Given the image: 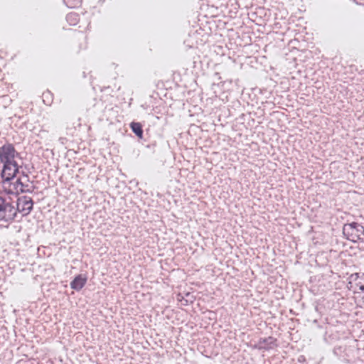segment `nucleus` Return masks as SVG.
Masks as SVG:
<instances>
[{
	"instance_id": "f257e3e1",
	"label": "nucleus",
	"mask_w": 364,
	"mask_h": 364,
	"mask_svg": "<svg viewBox=\"0 0 364 364\" xmlns=\"http://www.w3.org/2000/svg\"><path fill=\"white\" fill-rule=\"evenodd\" d=\"M346 238L353 242H364V226L357 222L346 223L343 227Z\"/></svg>"
},
{
	"instance_id": "f03ea898",
	"label": "nucleus",
	"mask_w": 364,
	"mask_h": 364,
	"mask_svg": "<svg viewBox=\"0 0 364 364\" xmlns=\"http://www.w3.org/2000/svg\"><path fill=\"white\" fill-rule=\"evenodd\" d=\"M14 208L15 210V217L17 213H21L22 215L25 216L28 215L33 210V201L31 197L23 196L18 197L16 201L13 202Z\"/></svg>"
},
{
	"instance_id": "7ed1b4c3",
	"label": "nucleus",
	"mask_w": 364,
	"mask_h": 364,
	"mask_svg": "<svg viewBox=\"0 0 364 364\" xmlns=\"http://www.w3.org/2000/svg\"><path fill=\"white\" fill-rule=\"evenodd\" d=\"M15 218L14 204L0 196V220L9 222Z\"/></svg>"
},
{
	"instance_id": "20e7f679",
	"label": "nucleus",
	"mask_w": 364,
	"mask_h": 364,
	"mask_svg": "<svg viewBox=\"0 0 364 364\" xmlns=\"http://www.w3.org/2000/svg\"><path fill=\"white\" fill-rule=\"evenodd\" d=\"M18 156V153L11 144H6L0 147V161L1 163L16 161L14 159Z\"/></svg>"
},
{
	"instance_id": "39448f33",
	"label": "nucleus",
	"mask_w": 364,
	"mask_h": 364,
	"mask_svg": "<svg viewBox=\"0 0 364 364\" xmlns=\"http://www.w3.org/2000/svg\"><path fill=\"white\" fill-rule=\"evenodd\" d=\"M3 169L1 171V177L4 181H13L17 173H19L20 166L16 161L8 163H2Z\"/></svg>"
},
{
	"instance_id": "423d86ee",
	"label": "nucleus",
	"mask_w": 364,
	"mask_h": 364,
	"mask_svg": "<svg viewBox=\"0 0 364 364\" xmlns=\"http://www.w3.org/2000/svg\"><path fill=\"white\" fill-rule=\"evenodd\" d=\"M23 176L19 177L15 181H3V187L8 193L18 195L22 191Z\"/></svg>"
},
{
	"instance_id": "0eeeda50",
	"label": "nucleus",
	"mask_w": 364,
	"mask_h": 364,
	"mask_svg": "<svg viewBox=\"0 0 364 364\" xmlns=\"http://www.w3.org/2000/svg\"><path fill=\"white\" fill-rule=\"evenodd\" d=\"M353 351V348L347 347L346 346H336L333 350V354L335 355L338 356L341 360L347 363H350L352 361L350 354Z\"/></svg>"
},
{
	"instance_id": "6e6552de",
	"label": "nucleus",
	"mask_w": 364,
	"mask_h": 364,
	"mask_svg": "<svg viewBox=\"0 0 364 364\" xmlns=\"http://www.w3.org/2000/svg\"><path fill=\"white\" fill-rule=\"evenodd\" d=\"M277 346V339L269 336L268 338H261L255 347L259 350H270Z\"/></svg>"
},
{
	"instance_id": "1a4fd4ad",
	"label": "nucleus",
	"mask_w": 364,
	"mask_h": 364,
	"mask_svg": "<svg viewBox=\"0 0 364 364\" xmlns=\"http://www.w3.org/2000/svg\"><path fill=\"white\" fill-rule=\"evenodd\" d=\"M86 282L87 277L85 276H82V274H78L70 282V287L74 290L80 291L84 287V286L86 284Z\"/></svg>"
},
{
	"instance_id": "9d476101",
	"label": "nucleus",
	"mask_w": 364,
	"mask_h": 364,
	"mask_svg": "<svg viewBox=\"0 0 364 364\" xmlns=\"http://www.w3.org/2000/svg\"><path fill=\"white\" fill-rule=\"evenodd\" d=\"M22 191L21 193H27V192H32V186H31L28 182L29 181V177L27 173H25L23 171H22Z\"/></svg>"
},
{
	"instance_id": "9b49d317",
	"label": "nucleus",
	"mask_w": 364,
	"mask_h": 364,
	"mask_svg": "<svg viewBox=\"0 0 364 364\" xmlns=\"http://www.w3.org/2000/svg\"><path fill=\"white\" fill-rule=\"evenodd\" d=\"M67 22L72 26L76 25L78 22L80 21V16L78 14L75 12H70L66 16Z\"/></svg>"
},
{
	"instance_id": "f8f14e48",
	"label": "nucleus",
	"mask_w": 364,
	"mask_h": 364,
	"mask_svg": "<svg viewBox=\"0 0 364 364\" xmlns=\"http://www.w3.org/2000/svg\"><path fill=\"white\" fill-rule=\"evenodd\" d=\"M130 127L132 132L140 139L143 137L142 126L139 122H132Z\"/></svg>"
},
{
	"instance_id": "ddd939ff",
	"label": "nucleus",
	"mask_w": 364,
	"mask_h": 364,
	"mask_svg": "<svg viewBox=\"0 0 364 364\" xmlns=\"http://www.w3.org/2000/svg\"><path fill=\"white\" fill-rule=\"evenodd\" d=\"M82 0H63L64 4L68 8H76L80 6Z\"/></svg>"
},
{
	"instance_id": "4468645a",
	"label": "nucleus",
	"mask_w": 364,
	"mask_h": 364,
	"mask_svg": "<svg viewBox=\"0 0 364 364\" xmlns=\"http://www.w3.org/2000/svg\"><path fill=\"white\" fill-rule=\"evenodd\" d=\"M355 285L358 287L359 289L362 291H364V284H362L360 282H358L355 283Z\"/></svg>"
},
{
	"instance_id": "2eb2a0df",
	"label": "nucleus",
	"mask_w": 364,
	"mask_h": 364,
	"mask_svg": "<svg viewBox=\"0 0 364 364\" xmlns=\"http://www.w3.org/2000/svg\"><path fill=\"white\" fill-rule=\"evenodd\" d=\"M354 277H355V281H357V280L358 279V278H359V274H358V273H356V274H352V275L350 276L351 279H353Z\"/></svg>"
},
{
	"instance_id": "dca6fc26",
	"label": "nucleus",
	"mask_w": 364,
	"mask_h": 364,
	"mask_svg": "<svg viewBox=\"0 0 364 364\" xmlns=\"http://www.w3.org/2000/svg\"><path fill=\"white\" fill-rule=\"evenodd\" d=\"M86 23H87V27H88V26H89V25H90V22H88V21H86Z\"/></svg>"
},
{
	"instance_id": "f3484780",
	"label": "nucleus",
	"mask_w": 364,
	"mask_h": 364,
	"mask_svg": "<svg viewBox=\"0 0 364 364\" xmlns=\"http://www.w3.org/2000/svg\"><path fill=\"white\" fill-rule=\"evenodd\" d=\"M83 77H86V75H85V72L83 73Z\"/></svg>"
},
{
	"instance_id": "a211bd4d",
	"label": "nucleus",
	"mask_w": 364,
	"mask_h": 364,
	"mask_svg": "<svg viewBox=\"0 0 364 364\" xmlns=\"http://www.w3.org/2000/svg\"><path fill=\"white\" fill-rule=\"evenodd\" d=\"M178 297H180V296H181V295H178ZM178 300H181V299H180V298H178Z\"/></svg>"
}]
</instances>
